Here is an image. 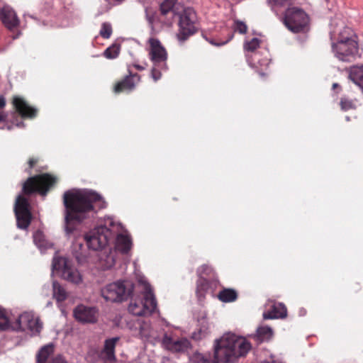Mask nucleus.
<instances>
[{"instance_id": "nucleus-11", "label": "nucleus", "mask_w": 363, "mask_h": 363, "mask_svg": "<svg viewBox=\"0 0 363 363\" xmlns=\"http://www.w3.org/2000/svg\"><path fill=\"white\" fill-rule=\"evenodd\" d=\"M52 268L57 272H60L62 277L67 281L79 284L82 281L79 271L73 267L70 262L66 258H55L52 262Z\"/></svg>"}, {"instance_id": "nucleus-26", "label": "nucleus", "mask_w": 363, "mask_h": 363, "mask_svg": "<svg viewBox=\"0 0 363 363\" xmlns=\"http://www.w3.org/2000/svg\"><path fill=\"white\" fill-rule=\"evenodd\" d=\"M211 282L203 278L200 277L196 281V293L199 298H204L206 294L209 289Z\"/></svg>"}, {"instance_id": "nucleus-16", "label": "nucleus", "mask_w": 363, "mask_h": 363, "mask_svg": "<svg viewBox=\"0 0 363 363\" xmlns=\"http://www.w3.org/2000/svg\"><path fill=\"white\" fill-rule=\"evenodd\" d=\"M12 104L16 112L23 119H33L38 116V110L19 96H13Z\"/></svg>"}, {"instance_id": "nucleus-12", "label": "nucleus", "mask_w": 363, "mask_h": 363, "mask_svg": "<svg viewBox=\"0 0 363 363\" xmlns=\"http://www.w3.org/2000/svg\"><path fill=\"white\" fill-rule=\"evenodd\" d=\"M30 204L26 198L18 196L16 199L14 211L18 228L26 230L28 228L32 220V214L30 211Z\"/></svg>"}, {"instance_id": "nucleus-30", "label": "nucleus", "mask_w": 363, "mask_h": 363, "mask_svg": "<svg viewBox=\"0 0 363 363\" xmlns=\"http://www.w3.org/2000/svg\"><path fill=\"white\" fill-rule=\"evenodd\" d=\"M352 30L348 27H344L339 33L337 42L345 43L346 41L356 40Z\"/></svg>"}, {"instance_id": "nucleus-46", "label": "nucleus", "mask_w": 363, "mask_h": 363, "mask_svg": "<svg viewBox=\"0 0 363 363\" xmlns=\"http://www.w3.org/2000/svg\"><path fill=\"white\" fill-rule=\"evenodd\" d=\"M232 38H233V35L230 36V38L229 39H228L227 40L223 41V42H222V43H220L216 44V43H213V41H211V43H212V44H215V45H224V44H225L226 43H228V41H229Z\"/></svg>"}, {"instance_id": "nucleus-14", "label": "nucleus", "mask_w": 363, "mask_h": 363, "mask_svg": "<svg viewBox=\"0 0 363 363\" xmlns=\"http://www.w3.org/2000/svg\"><path fill=\"white\" fill-rule=\"evenodd\" d=\"M17 323L21 330H28L35 335L39 334L43 328L39 318L30 312H24L21 314L17 320Z\"/></svg>"}, {"instance_id": "nucleus-2", "label": "nucleus", "mask_w": 363, "mask_h": 363, "mask_svg": "<svg viewBox=\"0 0 363 363\" xmlns=\"http://www.w3.org/2000/svg\"><path fill=\"white\" fill-rule=\"evenodd\" d=\"M250 349V343L245 338L227 333L216 340L212 355L200 354L197 360L199 363H233L240 357L245 356Z\"/></svg>"}, {"instance_id": "nucleus-43", "label": "nucleus", "mask_w": 363, "mask_h": 363, "mask_svg": "<svg viewBox=\"0 0 363 363\" xmlns=\"http://www.w3.org/2000/svg\"><path fill=\"white\" fill-rule=\"evenodd\" d=\"M207 333L206 331H202L201 329L199 330V333H194L192 335V337L195 340H200L206 336Z\"/></svg>"}, {"instance_id": "nucleus-40", "label": "nucleus", "mask_w": 363, "mask_h": 363, "mask_svg": "<svg viewBox=\"0 0 363 363\" xmlns=\"http://www.w3.org/2000/svg\"><path fill=\"white\" fill-rule=\"evenodd\" d=\"M272 6L284 7L291 4V0H268Z\"/></svg>"}, {"instance_id": "nucleus-18", "label": "nucleus", "mask_w": 363, "mask_h": 363, "mask_svg": "<svg viewBox=\"0 0 363 363\" xmlns=\"http://www.w3.org/2000/svg\"><path fill=\"white\" fill-rule=\"evenodd\" d=\"M128 326L135 337L147 340L151 336L152 328L149 322L137 319L130 322Z\"/></svg>"}, {"instance_id": "nucleus-13", "label": "nucleus", "mask_w": 363, "mask_h": 363, "mask_svg": "<svg viewBox=\"0 0 363 363\" xmlns=\"http://www.w3.org/2000/svg\"><path fill=\"white\" fill-rule=\"evenodd\" d=\"M150 45L149 55L153 65L159 66L161 69H167V52L160 41L155 38L148 40Z\"/></svg>"}, {"instance_id": "nucleus-39", "label": "nucleus", "mask_w": 363, "mask_h": 363, "mask_svg": "<svg viewBox=\"0 0 363 363\" xmlns=\"http://www.w3.org/2000/svg\"><path fill=\"white\" fill-rule=\"evenodd\" d=\"M167 69H161L159 66H156L155 65H153V67L151 70V76L154 81L159 80L162 77V70H166Z\"/></svg>"}, {"instance_id": "nucleus-1", "label": "nucleus", "mask_w": 363, "mask_h": 363, "mask_svg": "<svg viewBox=\"0 0 363 363\" xmlns=\"http://www.w3.org/2000/svg\"><path fill=\"white\" fill-rule=\"evenodd\" d=\"M97 202L99 203V208L106 206L101 196L94 192L69 190L64 193L65 231L67 235L73 233L76 230L74 222H82L87 213L94 211V204Z\"/></svg>"}, {"instance_id": "nucleus-28", "label": "nucleus", "mask_w": 363, "mask_h": 363, "mask_svg": "<svg viewBox=\"0 0 363 363\" xmlns=\"http://www.w3.org/2000/svg\"><path fill=\"white\" fill-rule=\"evenodd\" d=\"M53 296L57 302H62L67 299L66 290L56 281L52 282Z\"/></svg>"}, {"instance_id": "nucleus-10", "label": "nucleus", "mask_w": 363, "mask_h": 363, "mask_svg": "<svg viewBox=\"0 0 363 363\" xmlns=\"http://www.w3.org/2000/svg\"><path fill=\"white\" fill-rule=\"evenodd\" d=\"M52 268L57 272H60L62 277L67 281L79 284L82 281L79 271L73 267L70 262L66 258H55L52 262Z\"/></svg>"}, {"instance_id": "nucleus-8", "label": "nucleus", "mask_w": 363, "mask_h": 363, "mask_svg": "<svg viewBox=\"0 0 363 363\" xmlns=\"http://www.w3.org/2000/svg\"><path fill=\"white\" fill-rule=\"evenodd\" d=\"M133 287L128 288L123 281H116L106 285L101 289L102 296L111 302H121L130 295Z\"/></svg>"}, {"instance_id": "nucleus-19", "label": "nucleus", "mask_w": 363, "mask_h": 363, "mask_svg": "<svg viewBox=\"0 0 363 363\" xmlns=\"http://www.w3.org/2000/svg\"><path fill=\"white\" fill-rule=\"evenodd\" d=\"M164 347L173 352L185 351L189 346V342L185 338L174 339L167 334H165L162 339Z\"/></svg>"}, {"instance_id": "nucleus-32", "label": "nucleus", "mask_w": 363, "mask_h": 363, "mask_svg": "<svg viewBox=\"0 0 363 363\" xmlns=\"http://www.w3.org/2000/svg\"><path fill=\"white\" fill-rule=\"evenodd\" d=\"M177 0H164L160 5V12L163 16L173 14V7Z\"/></svg>"}, {"instance_id": "nucleus-27", "label": "nucleus", "mask_w": 363, "mask_h": 363, "mask_svg": "<svg viewBox=\"0 0 363 363\" xmlns=\"http://www.w3.org/2000/svg\"><path fill=\"white\" fill-rule=\"evenodd\" d=\"M273 335V331L268 326H262L257 328L255 338L259 342L269 340Z\"/></svg>"}, {"instance_id": "nucleus-44", "label": "nucleus", "mask_w": 363, "mask_h": 363, "mask_svg": "<svg viewBox=\"0 0 363 363\" xmlns=\"http://www.w3.org/2000/svg\"><path fill=\"white\" fill-rule=\"evenodd\" d=\"M7 118V114L4 111H0V123L6 122ZM0 128L3 129L4 128L0 127Z\"/></svg>"}, {"instance_id": "nucleus-29", "label": "nucleus", "mask_w": 363, "mask_h": 363, "mask_svg": "<svg viewBox=\"0 0 363 363\" xmlns=\"http://www.w3.org/2000/svg\"><path fill=\"white\" fill-rule=\"evenodd\" d=\"M196 274L199 278L203 277V276H206L212 279H215L216 277V273L213 268L206 264L201 265L197 269Z\"/></svg>"}, {"instance_id": "nucleus-25", "label": "nucleus", "mask_w": 363, "mask_h": 363, "mask_svg": "<svg viewBox=\"0 0 363 363\" xmlns=\"http://www.w3.org/2000/svg\"><path fill=\"white\" fill-rule=\"evenodd\" d=\"M349 78L363 89V65L352 67L350 70Z\"/></svg>"}, {"instance_id": "nucleus-3", "label": "nucleus", "mask_w": 363, "mask_h": 363, "mask_svg": "<svg viewBox=\"0 0 363 363\" xmlns=\"http://www.w3.org/2000/svg\"><path fill=\"white\" fill-rule=\"evenodd\" d=\"M119 225L109 220L106 225H100L85 235L84 240L89 249L99 250L116 238L115 248L122 254H128L132 247L130 235L119 233Z\"/></svg>"}, {"instance_id": "nucleus-17", "label": "nucleus", "mask_w": 363, "mask_h": 363, "mask_svg": "<svg viewBox=\"0 0 363 363\" xmlns=\"http://www.w3.org/2000/svg\"><path fill=\"white\" fill-rule=\"evenodd\" d=\"M97 310L94 307L84 305L77 306L74 310L75 319L83 323H94L97 320Z\"/></svg>"}, {"instance_id": "nucleus-6", "label": "nucleus", "mask_w": 363, "mask_h": 363, "mask_svg": "<svg viewBox=\"0 0 363 363\" xmlns=\"http://www.w3.org/2000/svg\"><path fill=\"white\" fill-rule=\"evenodd\" d=\"M198 30L197 16L192 8L184 9L179 16V30L177 34L180 42H184Z\"/></svg>"}, {"instance_id": "nucleus-31", "label": "nucleus", "mask_w": 363, "mask_h": 363, "mask_svg": "<svg viewBox=\"0 0 363 363\" xmlns=\"http://www.w3.org/2000/svg\"><path fill=\"white\" fill-rule=\"evenodd\" d=\"M357 102L356 99H350L348 97L343 96L340 101V108L343 111L355 109L357 108Z\"/></svg>"}, {"instance_id": "nucleus-38", "label": "nucleus", "mask_w": 363, "mask_h": 363, "mask_svg": "<svg viewBox=\"0 0 363 363\" xmlns=\"http://www.w3.org/2000/svg\"><path fill=\"white\" fill-rule=\"evenodd\" d=\"M233 28L235 32H238L240 34H245L247 31V25L239 20L235 21Z\"/></svg>"}, {"instance_id": "nucleus-23", "label": "nucleus", "mask_w": 363, "mask_h": 363, "mask_svg": "<svg viewBox=\"0 0 363 363\" xmlns=\"http://www.w3.org/2000/svg\"><path fill=\"white\" fill-rule=\"evenodd\" d=\"M55 346L49 343L43 346L35 356L36 363H48L49 357L54 353Z\"/></svg>"}, {"instance_id": "nucleus-47", "label": "nucleus", "mask_w": 363, "mask_h": 363, "mask_svg": "<svg viewBox=\"0 0 363 363\" xmlns=\"http://www.w3.org/2000/svg\"><path fill=\"white\" fill-rule=\"evenodd\" d=\"M133 67L138 70H143L145 69L143 66L137 64L133 65Z\"/></svg>"}, {"instance_id": "nucleus-51", "label": "nucleus", "mask_w": 363, "mask_h": 363, "mask_svg": "<svg viewBox=\"0 0 363 363\" xmlns=\"http://www.w3.org/2000/svg\"><path fill=\"white\" fill-rule=\"evenodd\" d=\"M7 128H8V130H11V125H8V126H7Z\"/></svg>"}, {"instance_id": "nucleus-4", "label": "nucleus", "mask_w": 363, "mask_h": 363, "mask_svg": "<svg viewBox=\"0 0 363 363\" xmlns=\"http://www.w3.org/2000/svg\"><path fill=\"white\" fill-rule=\"evenodd\" d=\"M156 309L157 301L152 287L148 284L145 285L143 297L132 299L128 306L129 312L137 316L150 315Z\"/></svg>"}, {"instance_id": "nucleus-35", "label": "nucleus", "mask_w": 363, "mask_h": 363, "mask_svg": "<svg viewBox=\"0 0 363 363\" xmlns=\"http://www.w3.org/2000/svg\"><path fill=\"white\" fill-rule=\"evenodd\" d=\"M33 242L38 247H45V240L42 231L37 230L34 233Z\"/></svg>"}, {"instance_id": "nucleus-21", "label": "nucleus", "mask_w": 363, "mask_h": 363, "mask_svg": "<svg viewBox=\"0 0 363 363\" xmlns=\"http://www.w3.org/2000/svg\"><path fill=\"white\" fill-rule=\"evenodd\" d=\"M1 18L4 25L9 30L18 27L20 23L16 12L9 8H3Z\"/></svg>"}, {"instance_id": "nucleus-49", "label": "nucleus", "mask_w": 363, "mask_h": 363, "mask_svg": "<svg viewBox=\"0 0 363 363\" xmlns=\"http://www.w3.org/2000/svg\"><path fill=\"white\" fill-rule=\"evenodd\" d=\"M23 125H24V124H23V123L22 121H21V122H19V123H16V125L17 127H22V126H23Z\"/></svg>"}, {"instance_id": "nucleus-20", "label": "nucleus", "mask_w": 363, "mask_h": 363, "mask_svg": "<svg viewBox=\"0 0 363 363\" xmlns=\"http://www.w3.org/2000/svg\"><path fill=\"white\" fill-rule=\"evenodd\" d=\"M119 337H115L105 340L104 346L99 353V357L106 362H114L116 361L115 348Z\"/></svg>"}, {"instance_id": "nucleus-37", "label": "nucleus", "mask_w": 363, "mask_h": 363, "mask_svg": "<svg viewBox=\"0 0 363 363\" xmlns=\"http://www.w3.org/2000/svg\"><path fill=\"white\" fill-rule=\"evenodd\" d=\"M9 326V320L4 309L0 307V330H4Z\"/></svg>"}, {"instance_id": "nucleus-15", "label": "nucleus", "mask_w": 363, "mask_h": 363, "mask_svg": "<svg viewBox=\"0 0 363 363\" xmlns=\"http://www.w3.org/2000/svg\"><path fill=\"white\" fill-rule=\"evenodd\" d=\"M140 81V76L138 74H133L130 71H128V75L114 84L113 91L116 94L130 93L135 89L136 84L139 83Z\"/></svg>"}, {"instance_id": "nucleus-22", "label": "nucleus", "mask_w": 363, "mask_h": 363, "mask_svg": "<svg viewBox=\"0 0 363 363\" xmlns=\"http://www.w3.org/2000/svg\"><path fill=\"white\" fill-rule=\"evenodd\" d=\"M287 315V309L284 303H274L271 309L264 313V319L284 318Z\"/></svg>"}, {"instance_id": "nucleus-5", "label": "nucleus", "mask_w": 363, "mask_h": 363, "mask_svg": "<svg viewBox=\"0 0 363 363\" xmlns=\"http://www.w3.org/2000/svg\"><path fill=\"white\" fill-rule=\"evenodd\" d=\"M57 181L56 177L48 173L30 177L24 182L23 192L26 195L38 192L45 196L50 189L57 183Z\"/></svg>"}, {"instance_id": "nucleus-34", "label": "nucleus", "mask_w": 363, "mask_h": 363, "mask_svg": "<svg viewBox=\"0 0 363 363\" xmlns=\"http://www.w3.org/2000/svg\"><path fill=\"white\" fill-rule=\"evenodd\" d=\"M259 45L260 40L257 38H254L250 41H246L244 43L243 48L245 50L253 52L259 47Z\"/></svg>"}, {"instance_id": "nucleus-24", "label": "nucleus", "mask_w": 363, "mask_h": 363, "mask_svg": "<svg viewBox=\"0 0 363 363\" xmlns=\"http://www.w3.org/2000/svg\"><path fill=\"white\" fill-rule=\"evenodd\" d=\"M218 298L223 303L234 302L238 299V294L236 290L230 288H224L217 295Z\"/></svg>"}, {"instance_id": "nucleus-7", "label": "nucleus", "mask_w": 363, "mask_h": 363, "mask_svg": "<svg viewBox=\"0 0 363 363\" xmlns=\"http://www.w3.org/2000/svg\"><path fill=\"white\" fill-rule=\"evenodd\" d=\"M308 23L309 17L301 9L289 8L285 11L284 23L290 31L294 33L304 31Z\"/></svg>"}, {"instance_id": "nucleus-45", "label": "nucleus", "mask_w": 363, "mask_h": 363, "mask_svg": "<svg viewBox=\"0 0 363 363\" xmlns=\"http://www.w3.org/2000/svg\"><path fill=\"white\" fill-rule=\"evenodd\" d=\"M6 99L3 96H0V111L6 106Z\"/></svg>"}, {"instance_id": "nucleus-50", "label": "nucleus", "mask_w": 363, "mask_h": 363, "mask_svg": "<svg viewBox=\"0 0 363 363\" xmlns=\"http://www.w3.org/2000/svg\"><path fill=\"white\" fill-rule=\"evenodd\" d=\"M337 86H338V84H337V83H334V84H333V89H335V88H336V87H337Z\"/></svg>"}, {"instance_id": "nucleus-33", "label": "nucleus", "mask_w": 363, "mask_h": 363, "mask_svg": "<svg viewBox=\"0 0 363 363\" xmlns=\"http://www.w3.org/2000/svg\"><path fill=\"white\" fill-rule=\"evenodd\" d=\"M119 53L120 46L116 44H113L104 50V56L107 59H115L118 56Z\"/></svg>"}, {"instance_id": "nucleus-42", "label": "nucleus", "mask_w": 363, "mask_h": 363, "mask_svg": "<svg viewBox=\"0 0 363 363\" xmlns=\"http://www.w3.org/2000/svg\"><path fill=\"white\" fill-rule=\"evenodd\" d=\"M49 363H68L63 356L57 354L53 357Z\"/></svg>"}, {"instance_id": "nucleus-48", "label": "nucleus", "mask_w": 363, "mask_h": 363, "mask_svg": "<svg viewBox=\"0 0 363 363\" xmlns=\"http://www.w3.org/2000/svg\"><path fill=\"white\" fill-rule=\"evenodd\" d=\"M263 363H284V362H282L279 360H277V359H272V361H267Z\"/></svg>"}, {"instance_id": "nucleus-9", "label": "nucleus", "mask_w": 363, "mask_h": 363, "mask_svg": "<svg viewBox=\"0 0 363 363\" xmlns=\"http://www.w3.org/2000/svg\"><path fill=\"white\" fill-rule=\"evenodd\" d=\"M332 51L339 60L350 62L354 60L358 55V43L356 40L333 43Z\"/></svg>"}, {"instance_id": "nucleus-41", "label": "nucleus", "mask_w": 363, "mask_h": 363, "mask_svg": "<svg viewBox=\"0 0 363 363\" xmlns=\"http://www.w3.org/2000/svg\"><path fill=\"white\" fill-rule=\"evenodd\" d=\"M38 157H30L28 161V168L26 169V172L30 174L31 169L38 163Z\"/></svg>"}, {"instance_id": "nucleus-36", "label": "nucleus", "mask_w": 363, "mask_h": 363, "mask_svg": "<svg viewBox=\"0 0 363 363\" xmlns=\"http://www.w3.org/2000/svg\"><path fill=\"white\" fill-rule=\"evenodd\" d=\"M112 34V27L108 23H103L100 30V35L104 38L108 39Z\"/></svg>"}]
</instances>
